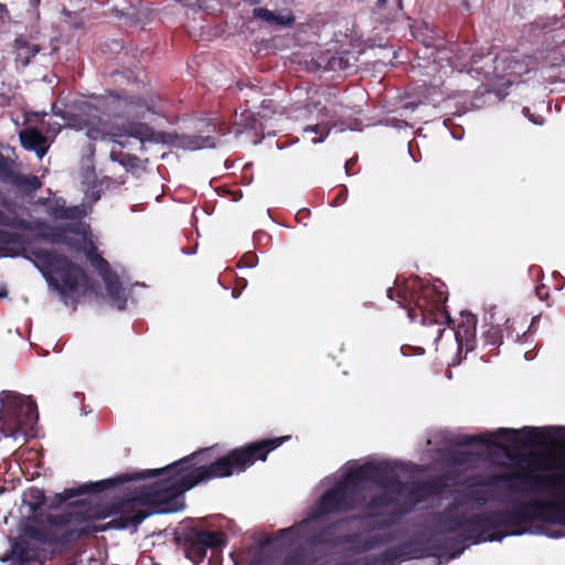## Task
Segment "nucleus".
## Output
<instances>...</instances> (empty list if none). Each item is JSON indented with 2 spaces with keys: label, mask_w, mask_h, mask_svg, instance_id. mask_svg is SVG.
I'll return each instance as SVG.
<instances>
[{
  "label": "nucleus",
  "mask_w": 565,
  "mask_h": 565,
  "mask_svg": "<svg viewBox=\"0 0 565 565\" xmlns=\"http://www.w3.org/2000/svg\"><path fill=\"white\" fill-rule=\"evenodd\" d=\"M290 436L262 439L243 447L234 448L225 456L214 458L213 448H205L186 456L162 469H148L139 472L122 473L114 478L84 483L77 488L65 489L55 494L47 507L56 509L66 501L86 493H100L107 489L127 482L148 479L161 475L168 477L160 482L141 488L120 504V510L107 524L97 525L95 521L108 516L97 505L77 501L65 512L47 514L34 525L24 527V537L12 542L10 557L13 565H31L42 563L43 550L35 546L34 541L42 545L65 547L81 539L107 529H137L149 515L154 513H173L184 508L183 493L201 482L216 478H225L234 472H243L257 460L265 461L268 454Z\"/></svg>",
  "instance_id": "nucleus-1"
},
{
  "label": "nucleus",
  "mask_w": 565,
  "mask_h": 565,
  "mask_svg": "<svg viewBox=\"0 0 565 565\" xmlns=\"http://www.w3.org/2000/svg\"><path fill=\"white\" fill-rule=\"evenodd\" d=\"M335 127V124H331L330 121H322L315 125H308L303 128V132H313L318 135V137L312 138L313 143H320L326 140L329 136L332 128Z\"/></svg>",
  "instance_id": "nucleus-32"
},
{
  "label": "nucleus",
  "mask_w": 565,
  "mask_h": 565,
  "mask_svg": "<svg viewBox=\"0 0 565 565\" xmlns=\"http://www.w3.org/2000/svg\"><path fill=\"white\" fill-rule=\"evenodd\" d=\"M9 164L6 157L0 152V177L9 173Z\"/></svg>",
  "instance_id": "nucleus-48"
},
{
  "label": "nucleus",
  "mask_w": 565,
  "mask_h": 565,
  "mask_svg": "<svg viewBox=\"0 0 565 565\" xmlns=\"http://www.w3.org/2000/svg\"><path fill=\"white\" fill-rule=\"evenodd\" d=\"M56 113L65 111L64 109L60 108L56 104H53L52 106V113L55 115Z\"/></svg>",
  "instance_id": "nucleus-59"
},
{
  "label": "nucleus",
  "mask_w": 565,
  "mask_h": 565,
  "mask_svg": "<svg viewBox=\"0 0 565 565\" xmlns=\"http://www.w3.org/2000/svg\"><path fill=\"white\" fill-rule=\"evenodd\" d=\"M14 47L15 63L23 67L26 66L31 58L40 51L39 46L29 43L26 38H15Z\"/></svg>",
  "instance_id": "nucleus-29"
},
{
  "label": "nucleus",
  "mask_w": 565,
  "mask_h": 565,
  "mask_svg": "<svg viewBox=\"0 0 565 565\" xmlns=\"http://www.w3.org/2000/svg\"><path fill=\"white\" fill-rule=\"evenodd\" d=\"M478 318L472 313H461V320L456 329L455 337L458 343L459 354L465 352V356L475 350L477 339H476V330H477Z\"/></svg>",
  "instance_id": "nucleus-19"
},
{
  "label": "nucleus",
  "mask_w": 565,
  "mask_h": 565,
  "mask_svg": "<svg viewBox=\"0 0 565 565\" xmlns=\"http://www.w3.org/2000/svg\"><path fill=\"white\" fill-rule=\"evenodd\" d=\"M84 253H85V256L86 258L88 259V262H92V259H94V257H97L98 255H100L97 250V247L96 245L93 243V242H89L85 248H84Z\"/></svg>",
  "instance_id": "nucleus-44"
},
{
  "label": "nucleus",
  "mask_w": 565,
  "mask_h": 565,
  "mask_svg": "<svg viewBox=\"0 0 565 565\" xmlns=\"http://www.w3.org/2000/svg\"><path fill=\"white\" fill-rule=\"evenodd\" d=\"M0 256H21L32 262L65 305L97 294L96 282L82 266L63 254L32 247L31 241L23 234L0 230Z\"/></svg>",
  "instance_id": "nucleus-2"
},
{
  "label": "nucleus",
  "mask_w": 565,
  "mask_h": 565,
  "mask_svg": "<svg viewBox=\"0 0 565 565\" xmlns=\"http://www.w3.org/2000/svg\"><path fill=\"white\" fill-rule=\"evenodd\" d=\"M9 19V12L4 4L0 3V22H4Z\"/></svg>",
  "instance_id": "nucleus-50"
},
{
  "label": "nucleus",
  "mask_w": 565,
  "mask_h": 565,
  "mask_svg": "<svg viewBox=\"0 0 565 565\" xmlns=\"http://www.w3.org/2000/svg\"><path fill=\"white\" fill-rule=\"evenodd\" d=\"M105 282L106 291L114 305H117L119 309H124L127 303V298L119 276L115 271H110L102 277Z\"/></svg>",
  "instance_id": "nucleus-24"
},
{
  "label": "nucleus",
  "mask_w": 565,
  "mask_h": 565,
  "mask_svg": "<svg viewBox=\"0 0 565 565\" xmlns=\"http://www.w3.org/2000/svg\"><path fill=\"white\" fill-rule=\"evenodd\" d=\"M90 198L94 202L98 201L100 198L99 191H92Z\"/></svg>",
  "instance_id": "nucleus-57"
},
{
  "label": "nucleus",
  "mask_w": 565,
  "mask_h": 565,
  "mask_svg": "<svg viewBox=\"0 0 565 565\" xmlns=\"http://www.w3.org/2000/svg\"><path fill=\"white\" fill-rule=\"evenodd\" d=\"M342 195H343V194H339V195H338V200H344V199H345V196H342Z\"/></svg>",
  "instance_id": "nucleus-63"
},
{
  "label": "nucleus",
  "mask_w": 565,
  "mask_h": 565,
  "mask_svg": "<svg viewBox=\"0 0 565 565\" xmlns=\"http://www.w3.org/2000/svg\"><path fill=\"white\" fill-rule=\"evenodd\" d=\"M469 457H470V454L467 451L457 452L454 456V461L459 465L467 463Z\"/></svg>",
  "instance_id": "nucleus-47"
},
{
  "label": "nucleus",
  "mask_w": 565,
  "mask_h": 565,
  "mask_svg": "<svg viewBox=\"0 0 565 565\" xmlns=\"http://www.w3.org/2000/svg\"><path fill=\"white\" fill-rule=\"evenodd\" d=\"M125 134L136 138L141 142L149 141L153 143H174L179 140V145L190 150L215 147V140L211 136H181L162 131H156L151 126L140 121H127L124 126Z\"/></svg>",
  "instance_id": "nucleus-8"
},
{
  "label": "nucleus",
  "mask_w": 565,
  "mask_h": 565,
  "mask_svg": "<svg viewBox=\"0 0 565 565\" xmlns=\"http://www.w3.org/2000/svg\"><path fill=\"white\" fill-rule=\"evenodd\" d=\"M526 461L533 468L527 472L515 473H499L490 475L484 481L479 482V486H500L504 487L511 492H520L522 489L518 487V482L527 486L531 490L550 489L553 493L565 495V473H536V470H548L551 467L545 465V459L537 454H529Z\"/></svg>",
  "instance_id": "nucleus-5"
},
{
  "label": "nucleus",
  "mask_w": 565,
  "mask_h": 565,
  "mask_svg": "<svg viewBox=\"0 0 565 565\" xmlns=\"http://www.w3.org/2000/svg\"><path fill=\"white\" fill-rule=\"evenodd\" d=\"M89 263L100 277L113 271L109 263L102 255L94 257V259H92Z\"/></svg>",
  "instance_id": "nucleus-35"
},
{
  "label": "nucleus",
  "mask_w": 565,
  "mask_h": 565,
  "mask_svg": "<svg viewBox=\"0 0 565 565\" xmlns=\"http://www.w3.org/2000/svg\"><path fill=\"white\" fill-rule=\"evenodd\" d=\"M113 43H114V44H116V46H117V47L122 49V44H121V43H119V41H118V40L113 39Z\"/></svg>",
  "instance_id": "nucleus-61"
},
{
  "label": "nucleus",
  "mask_w": 565,
  "mask_h": 565,
  "mask_svg": "<svg viewBox=\"0 0 565 565\" xmlns=\"http://www.w3.org/2000/svg\"><path fill=\"white\" fill-rule=\"evenodd\" d=\"M46 212L55 220H74L78 217L77 207H67L63 199L52 200Z\"/></svg>",
  "instance_id": "nucleus-31"
},
{
  "label": "nucleus",
  "mask_w": 565,
  "mask_h": 565,
  "mask_svg": "<svg viewBox=\"0 0 565 565\" xmlns=\"http://www.w3.org/2000/svg\"><path fill=\"white\" fill-rule=\"evenodd\" d=\"M20 141L23 148L35 151L39 158H42L49 150L45 136L33 127L20 131Z\"/></svg>",
  "instance_id": "nucleus-22"
},
{
  "label": "nucleus",
  "mask_w": 565,
  "mask_h": 565,
  "mask_svg": "<svg viewBox=\"0 0 565 565\" xmlns=\"http://www.w3.org/2000/svg\"><path fill=\"white\" fill-rule=\"evenodd\" d=\"M536 295L540 299H544L545 297H547L548 295V291L546 289V287L544 285L542 286H537L536 287Z\"/></svg>",
  "instance_id": "nucleus-49"
},
{
  "label": "nucleus",
  "mask_w": 565,
  "mask_h": 565,
  "mask_svg": "<svg viewBox=\"0 0 565 565\" xmlns=\"http://www.w3.org/2000/svg\"><path fill=\"white\" fill-rule=\"evenodd\" d=\"M490 500L488 492L483 489H479L476 487H469L466 490L465 493V500L461 502V504L466 503H478L480 505L486 504Z\"/></svg>",
  "instance_id": "nucleus-34"
},
{
  "label": "nucleus",
  "mask_w": 565,
  "mask_h": 565,
  "mask_svg": "<svg viewBox=\"0 0 565 565\" xmlns=\"http://www.w3.org/2000/svg\"><path fill=\"white\" fill-rule=\"evenodd\" d=\"M454 508L455 505L451 504L439 514V525L449 533L462 531L466 534L467 513L461 512L454 514L451 513Z\"/></svg>",
  "instance_id": "nucleus-23"
},
{
  "label": "nucleus",
  "mask_w": 565,
  "mask_h": 565,
  "mask_svg": "<svg viewBox=\"0 0 565 565\" xmlns=\"http://www.w3.org/2000/svg\"><path fill=\"white\" fill-rule=\"evenodd\" d=\"M495 521L498 531L501 529H505L503 533L507 535H521L524 533V530L521 527L526 524L524 520V514L521 513L518 502H515L512 509H501L494 510Z\"/></svg>",
  "instance_id": "nucleus-20"
},
{
  "label": "nucleus",
  "mask_w": 565,
  "mask_h": 565,
  "mask_svg": "<svg viewBox=\"0 0 565 565\" xmlns=\"http://www.w3.org/2000/svg\"><path fill=\"white\" fill-rule=\"evenodd\" d=\"M10 183L24 195H31L42 186L41 180L34 174H21L9 170L7 174Z\"/></svg>",
  "instance_id": "nucleus-25"
},
{
  "label": "nucleus",
  "mask_w": 565,
  "mask_h": 565,
  "mask_svg": "<svg viewBox=\"0 0 565 565\" xmlns=\"http://www.w3.org/2000/svg\"><path fill=\"white\" fill-rule=\"evenodd\" d=\"M501 327L503 328V337L505 335L508 340H512L513 342L520 340V332L515 330L514 320L507 319Z\"/></svg>",
  "instance_id": "nucleus-36"
},
{
  "label": "nucleus",
  "mask_w": 565,
  "mask_h": 565,
  "mask_svg": "<svg viewBox=\"0 0 565 565\" xmlns=\"http://www.w3.org/2000/svg\"><path fill=\"white\" fill-rule=\"evenodd\" d=\"M393 541V536L391 534H375L366 537L359 544V550L362 552L370 551L374 547L383 546Z\"/></svg>",
  "instance_id": "nucleus-33"
},
{
  "label": "nucleus",
  "mask_w": 565,
  "mask_h": 565,
  "mask_svg": "<svg viewBox=\"0 0 565 565\" xmlns=\"http://www.w3.org/2000/svg\"><path fill=\"white\" fill-rule=\"evenodd\" d=\"M320 114H321L322 116L328 117V116H329V110H328V108H327V107H322V108L320 109Z\"/></svg>",
  "instance_id": "nucleus-60"
},
{
  "label": "nucleus",
  "mask_w": 565,
  "mask_h": 565,
  "mask_svg": "<svg viewBox=\"0 0 565 565\" xmlns=\"http://www.w3.org/2000/svg\"><path fill=\"white\" fill-rule=\"evenodd\" d=\"M254 17L269 25L289 26L295 22L290 11L274 12L266 8L254 9Z\"/></svg>",
  "instance_id": "nucleus-27"
},
{
  "label": "nucleus",
  "mask_w": 565,
  "mask_h": 565,
  "mask_svg": "<svg viewBox=\"0 0 565 565\" xmlns=\"http://www.w3.org/2000/svg\"><path fill=\"white\" fill-rule=\"evenodd\" d=\"M178 541L183 545L185 556L193 563L203 562L207 550H220L227 544V536L222 531H205L188 527Z\"/></svg>",
  "instance_id": "nucleus-10"
},
{
  "label": "nucleus",
  "mask_w": 565,
  "mask_h": 565,
  "mask_svg": "<svg viewBox=\"0 0 565 565\" xmlns=\"http://www.w3.org/2000/svg\"><path fill=\"white\" fill-rule=\"evenodd\" d=\"M404 484L405 487L402 494L406 497V509L402 511L403 513L412 511L417 504L429 498L438 497L444 489V484L435 479L404 482Z\"/></svg>",
  "instance_id": "nucleus-17"
},
{
  "label": "nucleus",
  "mask_w": 565,
  "mask_h": 565,
  "mask_svg": "<svg viewBox=\"0 0 565 565\" xmlns=\"http://www.w3.org/2000/svg\"><path fill=\"white\" fill-rule=\"evenodd\" d=\"M355 62L356 57L347 51L337 52L334 54H330L329 51L320 52L316 56H312L310 61H305L311 70L331 72L348 70L353 66Z\"/></svg>",
  "instance_id": "nucleus-18"
},
{
  "label": "nucleus",
  "mask_w": 565,
  "mask_h": 565,
  "mask_svg": "<svg viewBox=\"0 0 565 565\" xmlns=\"http://www.w3.org/2000/svg\"><path fill=\"white\" fill-rule=\"evenodd\" d=\"M0 225L13 230L40 231L35 237L51 244H60L66 242V233L71 230L68 225H50L43 221H34L33 223L19 217L18 215L7 214L0 210Z\"/></svg>",
  "instance_id": "nucleus-12"
},
{
  "label": "nucleus",
  "mask_w": 565,
  "mask_h": 565,
  "mask_svg": "<svg viewBox=\"0 0 565 565\" xmlns=\"http://www.w3.org/2000/svg\"><path fill=\"white\" fill-rule=\"evenodd\" d=\"M466 534L475 543L501 541L504 537L498 532L494 510L467 514Z\"/></svg>",
  "instance_id": "nucleus-16"
},
{
  "label": "nucleus",
  "mask_w": 565,
  "mask_h": 565,
  "mask_svg": "<svg viewBox=\"0 0 565 565\" xmlns=\"http://www.w3.org/2000/svg\"><path fill=\"white\" fill-rule=\"evenodd\" d=\"M0 205H2L3 207L9 210L10 206H11V202L7 198L1 196L0 198Z\"/></svg>",
  "instance_id": "nucleus-53"
},
{
  "label": "nucleus",
  "mask_w": 565,
  "mask_h": 565,
  "mask_svg": "<svg viewBox=\"0 0 565 565\" xmlns=\"http://www.w3.org/2000/svg\"><path fill=\"white\" fill-rule=\"evenodd\" d=\"M396 288L387 289V297L396 299L401 307L406 309L412 322H419L423 326L437 324V338H440L444 328L451 322L446 310L447 292L443 285L424 282L419 277L406 279L401 287L398 278L395 280Z\"/></svg>",
  "instance_id": "nucleus-4"
},
{
  "label": "nucleus",
  "mask_w": 565,
  "mask_h": 565,
  "mask_svg": "<svg viewBox=\"0 0 565 565\" xmlns=\"http://www.w3.org/2000/svg\"><path fill=\"white\" fill-rule=\"evenodd\" d=\"M353 164H354L353 160H349L345 162V171L348 174H350V169L352 168Z\"/></svg>",
  "instance_id": "nucleus-58"
},
{
  "label": "nucleus",
  "mask_w": 565,
  "mask_h": 565,
  "mask_svg": "<svg viewBox=\"0 0 565 565\" xmlns=\"http://www.w3.org/2000/svg\"><path fill=\"white\" fill-rule=\"evenodd\" d=\"M284 565H307L303 551L297 550L289 554L285 558Z\"/></svg>",
  "instance_id": "nucleus-39"
},
{
  "label": "nucleus",
  "mask_w": 565,
  "mask_h": 565,
  "mask_svg": "<svg viewBox=\"0 0 565 565\" xmlns=\"http://www.w3.org/2000/svg\"><path fill=\"white\" fill-rule=\"evenodd\" d=\"M0 404V433L4 437L25 435L39 418L35 403L17 392L2 391Z\"/></svg>",
  "instance_id": "nucleus-6"
},
{
  "label": "nucleus",
  "mask_w": 565,
  "mask_h": 565,
  "mask_svg": "<svg viewBox=\"0 0 565 565\" xmlns=\"http://www.w3.org/2000/svg\"><path fill=\"white\" fill-rule=\"evenodd\" d=\"M360 488L355 479L351 478V470L334 486L327 490L317 501L313 518L319 519L332 513H343L355 508Z\"/></svg>",
  "instance_id": "nucleus-7"
},
{
  "label": "nucleus",
  "mask_w": 565,
  "mask_h": 565,
  "mask_svg": "<svg viewBox=\"0 0 565 565\" xmlns=\"http://www.w3.org/2000/svg\"><path fill=\"white\" fill-rule=\"evenodd\" d=\"M276 111V105L273 99H264L259 106V110L255 113L260 118H269Z\"/></svg>",
  "instance_id": "nucleus-37"
},
{
  "label": "nucleus",
  "mask_w": 565,
  "mask_h": 565,
  "mask_svg": "<svg viewBox=\"0 0 565 565\" xmlns=\"http://www.w3.org/2000/svg\"><path fill=\"white\" fill-rule=\"evenodd\" d=\"M351 478L355 479L360 489L362 482L369 481L383 491L402 494L405 487L396 471V466L390 461H382L377 465L367 462L352 468Z\"/></svg>",
  "instance_id": "nucleus-9"
},
{
  "label": "nucleus",
  "mask_w": 565,
  "mask_h": 565,
  "mask_svg": "<svg viewBox=\"0 0 565 565\" xmlns=\"http://www.w3.org/2000/svg\"><path fill=\"white\" fill-rule=\"evenodd\" d=\"M493 435L495 438L510 443L515 448H526L545 445L554 436L565 439V426L544 428L525 426L521 429L499 428Z\"/></svg>",
  "instance_id": "nucleus-11"
},
{
  "label": "nucleus",
  "mask_w": 565,
  "mask_h": 565,
  "mask_svg": "<svg viewBox=\"0 0 565 565\" xmlns=\"http://www.w3.org/2000/svg\"><path fill=\"white\" fill-rule=\"evenodd\" d=\"M328 534L329 531L327 529L316 533L311 539V543L315 545L328 544L330 542L328 539Z\"/></svg>",
  "instance_id": "nucleus-43"
},
{
  "label": "nucleus",
  "mask_w": 565,
  "mask_h": 565,
  "mask_svg": "<svg viewBox=\"0 0 565 565\" xmlns=\"http://www.w3.org/2000/svg\"><path fill=\"white\" fill-rule=\"evenodd\" d=\"M263 118L253 111L245 110L241 114L236 125L239 127V132H246L250 135V141L254 145H258L265 137V127Z\"/></svg>",
  "instance_id": "nucleus-21"
},
{
  "label": "nucleus",
  "mask_w": 565,
  "mask_h": 565,
  "mask_svg": "<svg viewBox=\"0 0 565 565\" xmlns=\"http://www.w3.org/2000/svg\"><path fill=\"white\" fill-rule=\"evenodd\" d=\"M429 41H424V44L426 46H430L431 45V40H446V38L444 36H440V38H427Z\"/></svg>",
  "instance_id": "nucleus-56"
},
{
  "label": "nucleus",
  "mask_w": 565,
  "mask_h": 565,
  "mask_svg": "<svg viewBox=\"0 0 565 565\" xmlns=\"http://www.w3.org/2000/svg\"><path fill=\"white\" fill-rule=\"evenodd\" d=\"M247 286V280L245 278H237L236 285L232 291L233 297L237 298L241 295V289Z\"/></svg>",
  "instance_id": "nucleus-46"
},
{
  "label": "nucleus",
  "mask_w": 565,
  "mask_h": 565,
  "mask_svg": "<svg viewBox=\"0 0 565 565\" xmlns=\"http://www.w3.org/2000/svg\"><path fill=\"white\" fill-rule=\"evenodd\" d=\"M409 546L411 545L408 543H404L399 546L385 550L381 554L366 559L363 565H395L399 559L407 555Z\"/></svg>",
  "instance_id": "nucleus-26"
},
{
  "label": "nucleus",
  "mask_w": 565,
  "mask_h": 565,
  "mask_svg": "<svg viewBox=\"0 0 565 565\" xmlns=\"http://www.w3.org/2000/svg\"><path fill=\"white\" fill-rule=\"evenodd\" d=\"M522 113L524 114L525 117H527L534 125H543L544 122V118L540 115L537 116H534L533 114H531L530 111V108L529 107H524Z\"/></svg>",
  "instance_id": "nucleus-45"
},
{
  "label": "nucleus",
  "mask_w": 565,
  "mask_h": 565,
  "mask_svg": "<svg viewBox=\"0 0 565 565\" xmlns=\"http://www.w3.org/2000/svg\"><path fill=\"white\" fill-rule=\"evenodd\" d=\"M258 258L257 255L253 252L245 253L242 258L238 260V267H247L253 268L257 265Z\"/></svg>",
  "instance_id": "nucleus-40"
},
{
  "label": "nucleus",
  "mask_w": 565,
  "mask_h": 565,
  "mask_svg": "<svg viewBox=\"0 0 565 565\" xmlns=\"http://www.w3.org/2000/svg\"><path fill=\"white\" fill-rule=\"evenodd\" d=\"M110 157L114 161H119L124 167H135L138 158L128 153L111 152Z\"/></svg>",
  "instance_id": "nucleus-38"
},
{
  "label": "nucleus",
  "mask_w": 565,
  "mask_h": 565,
  "mask_svg": "<svg viewBox=\"0 0 565 565\" xmlns=\"http://www.w3.org/2000/svg\"><path fill=\"white\" fill-rule=\"evenodd\" d=\"M559 21L556 18H548L546 22H544L542 24L540 22H536L535 25L537 26V29L540 31L552 32V31L557 30L556 24Z\"/></svg>",
  "instance_id": "nucleus-42"
},
{
  "label": "nucleus",
  "mask_w": 565,
  "mask_h": 565,
  "mask_svg": "<svg viewBox=\"0 0 565 565\" xmlns=\"http://www.w3.org/2000/svg\"><path fill=\"white\" fill-rule=\"evenodd\" d=\"M394 495V493L386 491L372 495L363 507L364 515L362 519H374L372 527L377 530L395 525L403 512L394 510L386 513L391 507L396 504Z\"/></svg>",
  "instance_id": "nucleus-13"
},
{
  "label": "nucleus",
  "mask_w": 565,
  "mask_h": 565,
  "mask_svg": "<svg viewBox=\"0 0 565 565\" xmlns=\"http://www.w3.org/2000/svg\"><path fill=\"white\" fill-rule=\"evenodd\" d=\"M4 297H7V291L6 290L0 291V298H4Z\"/></svg>",
  "instance_id": "nucleus-62"
},
{
  "label": "nucleus",
  "mask_w": 565,
  "mask_h": 565,
  "mask_svg": "<svg viewBox=\"0 0 565 565\" xmlns=\"http://www.w3.org/2000/svg\"><path fill=\"white\" fill-rule=\"evenodd\" d=\"M451 55H446L443 58H447L449 61L452 60H465L469 58L470 63H478L483 54H479L472 49V43L468 41L467 39L463 40L461 43H455L451 44Z\"/></svg>",
  "instance_id": "nucleus-28"
},
{
  "label": "nucleus",
  "mask_w": 565,
  "mask_h": 565,
  "mask_svg": "<svg viewBox=\"0 0 565 565\" xmlns=\"http://www.w3.org/2000/svg\"><path fill=\"white\" fill-rule=\"evenodd\" d=\"M527 523L539 521L547 524L565 525V502L550 500L516 501Z\"/></svg>",
  "instance_id": "nucleus-14"
},
{
  "label": "nucleus",
  "mask_w": 565,
  "mask_h": 565,
  "mask_svg": "<svg viewBox=\"0 0 565 565\" xmlns=\"http://www.w3.org/2000/svg\"><path fill=\"white\" fill-rule=\"evenodd\" d=\"M52 200H50L49 198H39L36 201H35V204H39V205H42V206H45L46 210L49 209V205L51 203Z\"/></svg>",
  "instance_id": "nucleus-51"
},
{
  "label": "nucleus",
  "mask_w": 565,
  "mask_h": 565,
  "mask_svg": "<svg viewBox=\"0 0 565 565\" xmlns=\"http://www.w3.org/2000/svg\"><path fill=\"white\" fill-rule=\"evenodd\" d=\"M36 499L39 500L40 504L46 505V498L42 491H38Z\"/></svg>",
  "instance_id": "nucleus-52"
},
{
  "label": "nucleus",
  "mask_w": 565,
  "mask_h": 565,
  "mask_svg": "<svg viewBox=\"0 0 565 565\" xmlns=\"http://www.w3.org/2000/svg\"><path fill=\"white\" fill-rule=\"evenodd\" d=\"M503 343V328L501 326H490L482 333V348L487 350V354H495Z\"/></svg>",
  "instance_id": "nucleus-30"
},
{
  "label": "nucleus",
  "mask_w": 565,
  "mask_h": 565,
  "mask_svg": "<svg viewBox=\"0 0 565 565\" xmlns=\"http://www.w3.org/2000/svg\"><path fill=\"white\" fill-rule=\"evenodd\" d=\"M96 105L84 103L78 114L68 110L55 111V116L64 120L65 127L77 130L87 129V136L96 140L109 134L107 122L100 116L94 115L99 107L114 116L131 115L140 118H145L146 113L161 116L164 111L161 97L153 90H147L143 95H132L125 89H110L96 98Z\"/></svg>",
  "instance_id": "nucleus-3"
},
{
  "label": "nucleus",
  "mask_w": 565,
  "mask_h": 565,
  "mask_svg": "<svg viewBox=\"0 0 565 565\" xmlns=\"http://www.w3.org/2000/svg\"><path fill=\"white\" fill-rule=\"evenodd\" d=\"M515 57L516 56L511 55V63H514V65H509L508 67L512 74H521L523 72H527L531 68H535L539 63H545L551 66H559L565 64V39L556 46L553 45V41H546L543 49L537 50L532 55H525L523 57V63L525 65L524 68L520 65Z\"/></svg>",
  "instance_id": "nucleus-15"
},
{
  "label": "nucleus",
  "mask_w": 565,
  "mask_h": 565,
  "mask_svg": "<svg viewBox=\"0 0 565 565\" xmlns=\"http://www.w3.org/2000/svg\"><path fill=\"white\" fill-rule=\"evenodd\" d=\"M461 444L467 446L476 444L487 445L489 444V439L483 435H465L462 437Z\"/></svg>",
  "instance_id": "nucleus-41"
},
{
  "label": "nucleus",
  "mask_w": 565,
  "mask_h": 565,
  "mask_svg": "<svg viewBox=\"0 0 565 565\" xmlns=\"http://www.w3.org/2000/svg\"><path fill=\"white\" fill-rule=\"evenodd\" d=\"M294 531H295L294 526H290V527H287V529H282V530H280V535L281 536H286V535L292 533Z\"/></svg>",
  "instance_id": "nucleus-54"
},
{
  "label": "nucleus",
  "mask_w": 565,
  "mask_h": 565,
  "mask_svg": "<svg viewBox=\"0 0 565 565\" xmlns=\"http://www.w3.org/2000/svg\"><path fill=\"white\" fill-rule=\"evenodd\" d=\"M388 0H377L376 2V10L380 11L382 8H384L387 4Z\"/></svg>",
  "instance_id": "nucleus-55"
}]
</instances>
